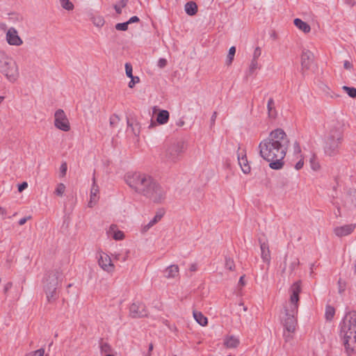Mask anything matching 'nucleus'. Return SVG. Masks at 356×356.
<instances>
[{
    "label": "nucleus",
    "mask_w": 356,
    "mask_h": 356,
    "mask_svg": "<svg viewBox=\"0 0 356 356\" xmlns=\"http://www.w3.org/2000/svg\"><path fill=\"white\" fill-rule=\"evenodd\" d=\"M289 143V140L284 130L276 129L260 142L259 155L269 162L271 169L280 170L284 164L283 160L286 156Z\"/></svg>",
    "instance_id": "obj_1"
},
{
    "label": "nucleus",
    "mask_w": 356,
    "mask_h": 356,
    "mask_svg": "<svg viewBox=\"0 0 356 356\" xmlns=\"http://www.w3.org/2000/svg\"><path fill=\"white\" fill-rule=\"evenodd\" d=\"M126 183L137 193L149 198L154 202H161L165 198V191L152 176L141 173H129L125 177Z\"/></svg>",
    "instance_id": "obj_2"
},
{
    "label": "nucleus",
    "mask_w": 356,
    "mask_h": 356,
    "mask_svg": "<svg viewBox=\"0 0 356 356\" xmlns=\"http://www.w3.org/2000/svg\"><path fill=\"white\" fill-rule=\"evenodd\" d=\"M301 291L300 281L294 282L289 289V301L284 307V313L282 317V322L284 327L283 337L285 342H290L293 339V334L296 330L299 295Z\"/></svg>",
    "instance_id": "obj_3"
},
{
    "label": "nucleus",
    "mask_w": 356,
    "mask_h": 356,
    "mask_svg": "<svg viewBox=\"0 0 356 356\" xmlns=\"http://www.w3.org/2000/svg\"><path fill=\"white\" fill-rule=\"evenodd\" d=\"M340 336L343 339L348 356H356V312L346 314L340 323Z\"/></svg>",
    "instance_id": "obj_4"
},
{
    "label": "nucleus",
    "mask_w": 356,
    "mask_h": 356,
    "mask_svg": "<svg viewBox=\"0 0 356 356\" xmlns=\"http://www.w3.org/2000/svg\"><path fill=\"white\" fill-rule=\"evenodd\" d=\"M62 278L63 273L58 269L52 270L45 274L43 279V288L49 302L56 300V289Z\"/></svg>",
    "instance_id": "obj_5"
},
{
    "label": "nucleus",
    "mask_w": 356,
    "mask_h": 356,
    "mask_svg": "<svg viewBox=\"0 0 356 356\" xmlns=\"http://www.w3.org/2000/svg\"><path fill=\"white\" fill-rule=\"evenodd\" d=\"M0 73L11 83L15 82L19 76L16 62L3 51H0Z\"/></svg>",
    "instance_id": "obj_6"
},
{
    "label": "nucleus",
    "mask_w": 356,
    "mask_h": 356,
    "mask_svg": "<svg viewBox=\"0 0 356 356\" xmlns=\"http://www.w3.org/2000/svg\"><path fill=\"white\" fill-rule=\"evenodd\" d=\"M186 149L184 140H177L170 143L161 154V159L164 163H175L180 160Z\"/></svg>",
    "instance_id": "obj_7"
},
{
    "label": "nucleus",
    "mask_w": 356,
    "mask_h": 356,
    "mask_svg": "<svg viewBox=\"0 0 356 356\" xmlns=\"http://www.w3.org/2000/svg\"><path fill=\"white\" fill-rule=\"evenodd\" d=\"M341 140V134L340 133H337L336 136L332 135L327 137L324 147L325 154L330 156L334 155Z\"/></svg>",
    "instance_id": "obj_8"
},
{
    "label": "nucleus",
    "mask_w": 356,
    "mask_h": 356,
    "mask_svg": "<svg viewBox=\"0 0 356 356\" xmlns=\"http://www.w3.org/2000/svg\"><path fill=\"white\" fill-rule=\"evenodd\" d=\"M55 127L63 131H68L70 129V122L62 109H58L54 114Z\"/></svg>",
    "instance_id": "obj_9"
},
{
    "label": "nucleus",
    "mask_w": 356,
    "mask_h": 356,
    "mask_svg": "<svg viewBox=\"0 0 356 356\" xmlns=\"http://www.w3.org/2000/svg\"><path fill=\"white\" fill-rule=\"evenodd\" d=\"M98 264L99 266L107 273H113L115 270V266L112 263L111 257L104 252H100L99 254Z\"/></svg>",
    "instance_id": "obj_10"
},
{
    "label": "nucleus",
    "mask_w": 356,
    "mask_h": 356,
    "mask_svg": "<svg viewBox=\"0 0 356 356\" xmlns=\"http://www.w3.org/2000/svg\"><path fill=\"white\" fill-rule=\"evenodd\" d=\"M129 314L132 318H142L147 316L145 305L140 302H136L129 307Z\"/></svg>",
    "instance_id": "obj_11"
},
{
    "label": "nucleus",
    "mask_w": 356,
    "mask_h": 356,
    "mask_svg": "<svg viewBox=\"0 0 356 356\" xmlns=\"http://www.w3.org/2000/svg\"><path fill=\"white\" fill-rule=\"evenodd\" d=\"M259 243L261 249V259L264 263H266L268 265H269L270 263L271 257L268 243L267 241H262L261 239H259Z\"/></svg>",
    "instance_id": "obj_12"
},
{
    "label": "nucleus",
    "mask_w": 356,
    "mask_h": 356,
    "mask_svg": "<svg viewBox=\"0 0 356 356\" xmlns=\"http://www.w3.org/2000/svg\"><path fill=\"white\" fill-rule=\"evenodd\" d=\"M356 227L355 224H348L337 227L334 229V233L338 237L346 236L350 234Z\"/></svg>",
    "instance_id": "obj_13"
},
{
    "label": "nucleus",
    "mask_w": 356,
    "mask_h": 356,
    "mask_svg": "<svg viewBox=\"0 0 356 356\" xmlns=\"http://www.w3.org/2000/svg\"><path fill=\"white\" fill-rule=\"evenodd\" d=\"M6 40L11 45L19 46L22 44V39L19 37L17 31L14 28L8 29L6 33Z\"/></svg>",
    "instance_id": "obj_14"
},
{
    "label": "nucleus",
    "mask_w": 356,
    "mask_h": 356,
    "mask_svg": "<svg viewBox=\"0 0 356 356\" xmlns=\"http://www.w3.org/2000/svg\"><path fill=\"white\" fill-rule=\"evenodd\" d=\"M314 60V54L309 50H303L301 56L302 68L308 70L311 67Z\"/></svg>",
    "instance_id": "obj_15"
},
{
    "label": "nucleus",
    "mask_w": 356,
    "mask_h": 356,
    "mask_svg": "<svg viewBox=\"0 0 356 356\" xmlns=\"http://www.w3.org/2000/svg\"><path fill=\"white\" fill-rule=\"evenodd\" d=\"M99 186L96 184L95 177L92 178V185L90 190V201L88 202V207L92 208L97 202L99 197Z\"/></svg>",
    "instance_id": "obj_16"
},
{
    "label": "nucleus",
    "mask_w": 356,
    "mask_h": 356,
    "mask_svg": "<svg viewBox=\"0 0 356 356\" xmlns=\"http://www.w3.org/2000/svg\"><path fill=\"white\" fill-rule=\"evenodd\" d=\"M179 266L177 265H170L165 268L164 271V276L168 279L175 278L179 275Z\"/></svg>",
    "instance_id": "obj_17"
},
{
    "label": "nucleus",
    "mask_w": 356,
    "mask_h": 356,
    "mask_svg": "<svg viewBox=\"0 0 356 356\" xmlns=\"http://www.w3.org/2000/svg\"><path fill=\"white\" fill-rule=\"evenodd\" d=\"M108 234L112 235V237L116 241L122 240L124 238V233L117 229V225H111L110 226Z\"/></svg>",
    "instance_id": "obj_18"
},
{
    "label": "nucleus",
    "mask_w": 356,
    "mask_h": 356,
    "mask_svg": "<svg viewBox=\"0 0 356 356\" xmlns=\"http://www.w3.org/2000/svg\"><path fill=\"white\" fill-rule=\"evenodd\" d=\"M293 23L298 29H300L305 33H308L311 31L310 26L307 23L303 22L302 19L299 18L295 19Z\"/></svg>",
    "instance_id": "obj_19"
},
{
    "label": "nucleus",
    "mask_w": 356,
    "mask_h": 356,
    "mask_svg": "<svg viewBox=\"0 0 356 356\" xmlns=\"http://www.w3.org/2000/svg\"><path fill=\"white\" fill-rule=\"evenodd\" d=\"M239 339L234 336H229L225 339L224 345L228 348H234L239 345Z\"/></svg>",
    "instance_id": "obj_20"
},
{
    "label": "nucleus",
    "mask_w": 356,
    "mask_h": 356,
    "mask_svg": "<svg viewBox=\"0 0 356 356\" xmlns=\"http://www.w3.org/2000/svg\"><path fill=\"white\" fill-rule=\"evenodd\" d=\"M169 118H170L169 112L166 110H161L159 111V113L157 115L156 122L159 124H165L168 122Z\"/></svg>",
    "instance_id": "obj_21"
},
{
    "label": "nucleus",
    "mask_w": 356,
    "mask_h": 356,
    "mask_svg": "<svg viewBox=\"0 0 356 356\" xmlns=\"http://www.w3.org/2000/svg\"><path fill=\"white\" fill-rule=\"evenodd\" d=\"M163 217V213H157L155 216L151 220L147 225H145L142 228L143 232H146L150 229L152 226H154L156 223H157Z\"/></svg>",
    "instance_id": "obj_22"
},
{
    "label": "nucleus",
    "mask_w": 356,
    "mask_h": 356,
    "mask_svg": "<svg viewBox=\"0 0 356 356\" xmlns=\"http://www.w3.org/2000/svg\"><path fill=\"white\" fill-rule=\"evenodd\" d=\"M185 11L190 16L195 15L197 12V6L196 3L194 1L187 2L185 4Z\"/></svg>",
    "instance_id": "obj_23"
},
{
    "label": "nucleus",
    "mask_w": 356,
    "mask_h": 356,
    "mask_svg": "<svg viewBox=\"0 0 356 356\" xmlns=\"http://www.w3.org/2000/svg\"><path fill=\"white\" fill-rule=\"evenodd\" d=\"M193 317L195 320L202 326H205L208 323L207 318L200 312L194 311Z\"/></svg>",
    "instance_id": "obj_24"
},
{
    "label": "nucleus",
    "mask_w": 356,
    "mask_h": 356,
    "mask_svg": "<svg viewBox=\"0 0 356 356\" xmlns=\"http://www.w3.org/2000/svg\"><path fill=\"white\" fill-rule=\"evenodd\" d=\"M238 159L239 165H241L243 172L245 174L249 173L250 172V167L248 163L246 156H243L241 158L238 156Z\"/></svg>",
    "instance_id": "obj_25"
},
{
    "label": "nucleus",
    "mask_w": 356,
    "mask_h": 356,
    "mask_svg": "<svg viewBox=\"0 0 356 356\" xmlns=\"http://www.w3.org/2000/svg\"><path fill=\"white\" fill-rule=\"evenodd\" d=\"M268 113L270 118H275L276 111L275 108V102L273 98H270L267 103Z\"/></svg>",
    "instance_id": "obj_26"
},
{
    "label": "nucleus",
    "mask_w": 356,
    "mask_h": 356,
    "mask_svg": "<svg viewBox=\"0 0 356 356\" xmlns=\"http://www.w3.org/2000/svg\"><path fill=\"white\" fill-rule=\"evenodd\" d=\"M334 314H335L334 308L330 305H327L325 308V318L327 321H331L333 318Z\"/></svg>",
    "instance_id": "obj_27"
},
{
    "label": "nucleus",
    "mask_w": 356,
    "mask_h": 356,
    "mask_svg": "<svg viewBox=\"0 0 356 356\" xmlns=\"http://www.w3.org/2000/svg\"><path fill=\"white\" fill-rule=\"evenodd\" d=\"M61 6L67 10H72L74 4L70 0H59Z\"/></svg>",
    "instance_id": "obj_28"
},
{
    "label": "nucleus",
    "mask_w": 356,
    "mask_h": 356,
    "mask_svg": "<svg viewBox=\"0 0 356 356\" xmlns=\"http://www.w3.org/2000/svg\"><path fill=\"white\" fill-rule=\"evenodd\" d=\"M235 53H236L235 47H231L229 49V53H228L227 60H226V63L227 65H230L232 63Z\"/></svg>",
    "instance_id": "obj_29"
},
{
    "label": "nucleus",
    "mask_w": 356,
    "mask_h": 356,
    "mask_svg": "<svg viewBox=\"0 0 356 356\" xmlns=\"http://www.w3.org/2000/svg\"><path fill=\"white\" fill-rule=\"evenodd\" d=\"M342 89L347 92L349 97L356 98V88L353 87H348L343 86Z\"/></svg>",
    "instance_id": "obj_30"
},
{
    "label": "nucleus",
    "mask_w": 356,
    "mask_h": 356,
    "mask_svg": "<svg viewBox=\"0 0 356 356\" xmlns=\"http://www.w3.org/2000/svg\"><path fill=\"white\" fill-rule=\"evenodd\" d=\"M309 163H310V167L313 170L317 171L320 169V165L314 155H313L310 158Z\"/></svg>",
    "instance_id": "obj_31"
},
{
    "label": "nucleus",
    "mask_w": 356,
    "mask_h": 356,
    "mask_svg": "<svg viewBox=\"0 0 356 356\" xmlns=\"http://www.w3.org/2000/svg\"><path fill=\"white\" fill-rule=\"evenodd\" d=\"M225 267L231 271L234 270H235V264H234V260L232 258L225 257Z\"/></svg>",
    "instance_id": "obj_32"
},
{
    "label": "nucleus",
    "mask_w": 356,
    "mask_h": 356,
    "mask_svg": "<svg viewBox=\"0 0 356 356\" xmlns=\"http://www.w3.org/2000/svg\"><path fill=\"white\" fill-rule=\"evenodd\" d=\"M259 68V64L257 60L252 59L249 70H248V74H247V76L248 75L252 74L257 69Z\"/></svg>",
    "instance_id": "obj_33"
},
{
    "label": "nucleus",
    "mask_w": 356,
    "mask_h": 356,
    "mask_svg": "<svg viewBox=\"0 0 356 356\" xmlns=\"http://www.w3.org/2000/svg\"><path fill=\"white\" fill-rule=\"evenodd\" d=\"M93 24L97 27H102L104 24V19L101 16L92 17Z\"/></svg>",
    "instance_id": "obj_34"
},
{
    "label": "nucleus",
    "mask_w": 356,
    "mask_h": 356,
    "mask_svg": "<svg viewBox=\"0 0 356 356\" xmlns=\"http://www.w3.org/2000/svg\"><path fill=\"white\" fill-rule=\"evenodd\" d=\"M100 350L102 353H109L111 352V348L110 345L106 342L100 343Z\"/></svg>",
    "instance_id": "obj_35"
},
{
    "label": "nucleus",
    "mask_w": 356,
    "mask_h": 356,
    "mask_svg": "<svg viewBox=\"0 0 356 356\" xmlns=\"http://www.w3.org/2000/svg\"><path fill=\"white\" fill-rule=\"evenodd\" d=\"M65 191V186L60 183L58 184L56 190H55V194L58 196H63Z\"/></svg>",
    "instance_id": "obj_36"
},
{
    "label": "nucleus",
    "mask_w": 356,
    "mask_h": 356,
    "mask_svg": "<svg viewBox=\"0 0 356 356\" xmlns=\"http://www.w3.org/2000/svg\"><path fill=\"white\" fill-rule=\"evenodd\" d=\"M129 24L127 22H123V23H118L115 25V29L118 31H125L128 29Z\"/></svg>",
    "instance_id": "obj_37"
},
{
    "label": "nucleus",
    "mask_w": 356,
    "mask_h": 356,
    "mask_svg": "<svg viewBox=\"0 0 356 356\" xmlns=\"http://www.w3.org/2000/svg\"><path fill=\"white\" fill-rule=\"evenodd\" d=\"M130 79H131V81L129 82L128 86L130 88H133L135 86L136 83H139L140 79L138 76H134L130 77Z\"/></svg>",
    "instance_id": "obj_38"
},
{
    "label": "nucleus",
    "mask_w": 356,
    "mask_h": 356,
    "mask_svg": "<svg viewBox=\"0 0 356 356\" xmlns=\"http://www.w3.org/2000/svg\"><path fill=\"white\" fill-rule=\"evenodd\" d=\"M125 71H126V74L129 78L133 76V74H132L133 69H132V66L130 63H127L125 64Z\"/></svg>",
    "instance_id": "obj_39"
},
{
    "label": "nucleus",
    "mask_w": 356,
    "mask_h": 356,
    "mask_svg": "<svg viewBox=\"0 0 356 356\" xmlns=\"http://www.w3.org/2000/svg\"><path fill=\"white\" fill-rule=\"evenodd\" d=\"M300 261L298 258H295L294 260L290 264L289 268L291 272H293L298 266Z\"/></svg>",
    "instance_id": "obj_40"
},
{
    "label": "nucleus",
    "mask_w": 356,
    "mask_h": 356,
    "mask_svg": "<svg viewBox=\"0 0 356 356\" xmlns=\"http://www.w3.org/2000/svg\"><path fill=\"white\" fill-rule=\"evenodd\" d=\"M67 170V163L65 162L63 163L60 168V175L63 177L65 176Z\"/></svg>",
    "instance_id": "obj_41"
},
{
    "label": "nucleus",
    "mask_w": 356,
    "mask_h": 356,
    "mask_svg": "<svg viewBox=\"0 0 356 356\" xmlns=\"http://www.w3.org/2000/svg\"><path fill=\"white\" fill-rule=\"evenodd\" d=\"M338 285H339V292L341 293L343 291H344L346 288V282L345 281L342 280V279H339L338 280Z\"/></svg>",
    "instance_id": "obj_42"
},
{
    "label": "nucleus",
    "mask_w": 356,
    "mask_h": 356,
    "mask_svg": "<svg viewBox=\"0 0 356 356\" xmlns=\"http://www.w3.org/2000/svg\"><path fill=\"white\" fill-rule=\"evenodd\" d=\"M301 152V148L298 142L296 141L293 144V153L294 154L299 155Z\"/></svg>",
    "instance_id": "obj_43"
},
{
    "label": "nucleus",
    "mask_w": 356,
    "mask_h": 356,
    "mask_svg": "<svg viewBox=\"0 0 356 356\" xmlns=\"http://www.w3.org/2000/svg\"><path fill=\"white\" fill-rule=\"evenodd\" d=\"M261 48L257 47L255 48L254 53H253V57L252 59L258 60L259 57L261 56Z\"/></svg>",
    "instance_id": "obj_44"
},
{
    "label": "nucleus",
    "mask_w": 356,
    "mask_h": 356,
    "mask_svg": "<svg viewBox=\"0 0 356 356\" xmlns=\"http://www.w3.org/2000/svg\"><path fill=\"white\" fill-rule=\"evenodd\" d=\"M119 122V118L116 115H113L110 118V124L111 127H113Z\"/></svg>",
    "instance_id": "obj_45"
},
{
    "label": "nucleus",
    "mask_w": 356,
    "mask_h": 356,
    "mask_svg": "<svg viewBox=\"0 0 356 356\" xmlns=\"http://www.w3.org/2000/svg\"><path fill=\"white\" fill-rule=\"evenodd\" d=\"M27 187H28V184L26 181H24L22 184H19L18 191L21 193L24 190H25Z\"/></svg>",
    "instance_id": "obj_46"
},
{
    "label": "nucleus",
    "mask_w": 356,
    "mask_h": 356,
    "mask_svg": "<svg viewBox=\"0 0 356 356\" xmlns=\"http://www.w3.org/2000/svg\"><path fill=\"white\" fill-rule=\"evenodd\" d=\"M167 65V60L165 58H160L158 61V66L161 68L164 67Z\"/></svg>",
    "instance_id": "obj_47"
},
{
    "label": "nucleus",
    "mask_w": 356,
    "mask_h": 356,
    "mask_svg": "<svg viewBox=\"0 0 356 356\" xmlns=\"http://www.w3.org/2000/svg\"><path fill=\"white\" fill-rule=\"evenodd\" d=\"M34 356H44V348H40L37 350L33 351Z\"/></svg>",
    "instance_id": "obj_48"
},
{
    "label": "nucleus",
    "mask_w": 356,
    "mask_h": 356,
    "mask_svg": "<svg viewBox=\"0 0 356 356\" xmlns=\"http://www.w3.org/2000/svg\"><path fill=\"white\" fill-rule=\"evenodd\" d=\"M303 165H304V161H303V159L301 158L300 159V161L298 162H297V163L296 164L295 168L298 170H300L303 167Z\"/></svg>",
    "instance_id": "obj_49"
},
{
    "label": "nucleus",
    "mask_w": 356,
    "mask_h": 356,
    "mask_svg": "<svg viewBox=\"0 0 356 356\" xmlns=\"http://www.w3.org/2000/svg\"><path fill=\"white\" fill-rule=\"evenodd\" d=\"M31 218V216L22 218L19 220L18 223L19 225H23L27 222L28 220H30Z\"/></svg>",
    "instance_id": "obj_50"
},
{
    "label": "nucleus",
    "mask_w": 356,
    "mask_h": 356,
    "mask_svg": "<svg viewBox=\"0 0 356 356\" xmlns=\"http://www.w3.org/2000/svg\"><path fill=\"white\" fill-rule=\"evenodd\" d=\"M139 21L140 19L137 16H133L127 21V23L130 24L132 23L138 22Z\"/></svg>",
    "instance_id": "obj_51"
},
{
    "label": "nucleus",
    "mask_w": 356,
    "mask_h": 356,
    "mask_svg": "<svg viewBox=\"0 0 356 356\" xmlns=\"http://www.w3.org/2000/svg\"><path fill=\"white\" fill-rule=\"evenodd\" d=\"M343 67L346 70H350V69L353 68V65L348 60H345L344 63H343Z\"/></svg>",
    "instance_id": "obj_52"
},
{
    "label": "nucleus",
    "mask_w": 356,
    "mask_h": 356,
    "mask_svg": "<svg viewBox=\"0 0 356 356\" xmlns=\"http://www.w3.org/2000/svg\"><path fill=\"white\" fill-rule=\"evenodd\" d=\"M13 286V283L12 282H8L5 286H4V289H3V291L5 293H6L8 290H10L11 289Z\"/></svg>",
    "instance_id": "obj_53"
},
{
    "label": "nucleus",
    "mask_w": 356,
    "mask_h": 356,
    "mask_svg": "<svg viewBox=\"0 0 356 356\" xmlns=\"http://www.w3.org/2000/svg\"><path fill=\"white\" fill-rule=\"evenodd\" d=\"M216 118H217V112L215 111L213 113L211 118V124H213L215 123Z\"/></svg>",
    "instance_id": "obj_54"
},
{
    "label": "nucleus",
    "mask_w": 356,
    "mask_h": 356,
    "mask_svg": "<svg viewBox=\"0 0 356 356\" xmlns=\"http://www.w3.org/2000/svg\"><path fill=\"white\" fill-rule=\"evenodd\" d=\"M189 270H190L191 272H195V271H196V270H197V264H192L190 266Z\"/></svg>",
    "instance_id": "obj_55"
},
{
    "label": "nucleus",
    "mask_w": 356,
    "mask_h": 356,
    "mask_svg": "<svg viewBox=\"0 0 356 356\" xmlns=\"http://www.w3.org/2000/svg\"><path fill=\"white\" fill-rule=\"evenodd\" d=\"M185 124V122L183 119H179L177 122H176V124L177 126L181 127L182 126H184Z\"/></svg>",
    "instance_id": "obj_56"
},
{
    "label": "nucleus",
    "mask_w": 356,
    "mask_h": 356,
    "mask_svg": "<svg viewBox=\"0 0 356 356\" xmlns=\"http://www.w3.org/2000/svg\"><path fill=\"white\" fill-rule=\"evenodd\" d=\"M114 8H115V11H116V13L118 14H121L122 13V7L121 6H120L118 5H115L114 6Z\"/></svg>",
    "instance_id": "obj_57"
},
{
    "label": "nucleus",
    "mask_w": 356,
    "mask_h": 356,
    "mask_svg": "<svg viewBox=\"0 0 356 356\" xmlns=\"http://www.w3.org/2000/svg\"><path fill=\"white\" fill-rule=\"evenodd\" d=\"M119 3H120V6H121L122 8H124L127 6V0H120Z\"/></svg>",
    "instance_id": "obj_58"
},
{
    "label": "nucleus",
    "mask_w": 356,
    "mask_h": 356,
    "mask_svg": "<svg viewBox=\"0 0 356 356\" xmlns=\"http://www.w3.org/2000/svg\"><path fill=\"white\" fill-rule=\"evenodd\" d=\"M6 213H7V211H6V209L0 207V215L5 216V215H6Z\"/></svg>",
    "instance_id": "obj_59"
},
{
    "label": "nucleus",
    "mask_w": 356,
    "mask_h": 356,
    "mask_svg": "<svg viewBox=\"0 0 356 356\" xmlns=\"http://www.w3.org/2000/svg\"><path fill=\"white\" fill-rule=\"evenodd\" d=\"M243 279H244V276H241L239 279V284L241 285L245 284Z\"/></svg>",
    "instance_id": "obj_60"
},
{
    "label": "nucleus",
    "mask_w": 356,
    "mask_h": 356,
    "mask_svg": "<svg viewBox=\"0 0 356 356\" xmlns=\"http://www.w3.org/2000/svg\"><path fill=\"white\" fill-rule=\"evenodd\" d=\"M347 3H350L352 4V6H354L355 5V1H353V0H346Z\"/></svg>",
    "instance_id": "obj_61"
},
{
    "label": "nucleus",
    "mask_w": 356,
    "mask_h": 356,
    "mask_svg": "<svg viewBox=\"0 0 356 356\" xmlns=\"http://www.w3.org/2000/svg\"><path fill=\"white\" fill-rule=\"evenodd\" d=\"M129 252H127V254L124 256V257L122 259V261H125L127 259Z\"/></svg>",
    "instance_id": "obj_62"
},
{
    "label": "nucleus",
    "mask_w": 356,
    "mask_h": 356,
    "mask_svg": "<svg viewBox=\"0 0 356 356\" xmlns=\"http://www.w3.org/2000/svg\"><path fill=\"white\" fill-rule=\"evenodd\" d=\"M115 259H120V254H115Z\"/></svg>",
    "instance_id": "obj_63"
},
{
    "label": "nucleus",
    "mask_w": 356,
    "mask_h": 356,
    "mask_svg": "<svg viewBox=\"0 0 356 356\" xmlns=\"http://www.w3.org/2000/svg\"><path fill=\"white\" fill-rule=\"evenodd\" d=\"M153 350V344L150 343L149 346V351H152Z\"/></svg>",
    "instance_id": "obj_64"
}]
</instances>
